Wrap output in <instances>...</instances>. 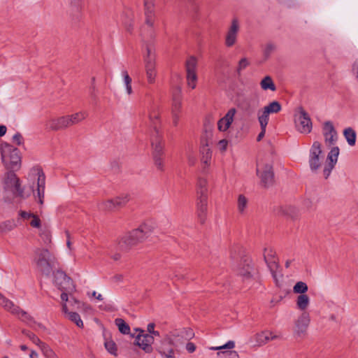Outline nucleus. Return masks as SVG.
Masks as SVG:
<instances>
[{"label":"nucleus","mask_w":358,"mask_h":358,"mask_svg":"<svg viewBox=\"0 0 358 358\" xmlns=\"http://www.w3.org/2000/svg\"><path fill=\"white\" fill-rule=\"evenodd\" d=\"M1 160L7 169L18 170L21 166L20 150L8 143L1 145Z\"/></svg>","instance_id":"obj_1"},{"label":"nucleus","mask_w":358,"mask_h":358,"mask_svg":"<svg viewBox=\"0 0 358 358\" xmlns=\"http://www.w3.org/2000/svg\"><path fill=\"white\" fill-rule=\"evenodd\" d=\"M55 257L46 248H38L34 252V262L37 268L44 274L48 275L55 264Z\"/></svg>","instance_id":"obj_2"},{"label":"nucleus","mask_w":358,"mask_h":358,"mask_svg":"<svg viewBox=\"0 0 358 358\" xmlns=\"http://www.w3.org/2000/svg\"><path fill=\"white\" fill-rule=\"evenodd\" d=\"M296 129L301 134H308L311 132L313 124L309 115L303 108H298L294 115Z\"/></svg>","instance_id":"obj_3"},{"label":"nucleus","mask_w":358,"mask_h":358,"mask_svg":"<svg viewBox=\"0 0 358 358\" xmlns=\"http://www.w3.org/2000/svg\"><path fill=\"white\" fill-rule=\"evenodd\" d=\"M324 155L322 150V144L319 141H314L309 154V166L312 171H318L323 163Z\"/></svg>","instance_id":"obj_4"},{"label":"nucleus","mask_w":358,"mask_h":358,"mask_svg":"<svg viewBox=\"0 0 358 358\" xmlns=\"http://www.w3.org/2000/svg\"><path fill=\"white\" fill-rule=\"evenodd\" d=\"M257 174L260 178L262 184L266 187L273 183V166L270 162L260 161L257 164Z\"/></svg>","instance_id":"obj_5"},{"label":"nucleus","mask_w":358,"mask_h":358,"mask_svg":"<svg viewBox=\"0 0 358 358\" xmlns=\"http://www.w3.org/2000/svg\"><path fill=\"white\" fill-rule=\"evenodd\" d=\"M55 285L59 289L66 293H71L75 287L71 279L63 271H57L54 276Z\"/></svg>","instance_id":"obj_6"},{"label":"nucleus","mask_w":358,"mask_h":358,"mask_svg":"<svg viewBox=\"0 0 358 358\" xmlns=\"http://www.w3.org/2000/svg\"><path fill=\"white\" fill-rule=\"evenodd\" d=\"M4 182L5 188L10 189L17 196L24 197V191L20 187V180L13 171L6 173Z\"/></svg>","instance_id":"obj_7"},{"label":"nucleus","mask_w":358,"mask_h":358,"mask_svg":"<svg viewBox=\"0 0 358 358\" xmlns=\"http://www.w3.org/2000/svg\"><path fill=\"white\" fill-rule=\"evenodd\" d=\"M32 176L36 177V197L40 204L43 203L45 185V176L43 171L39 168H34L31 170Z\"/></svg>","instance_id":"obj_8"},{"label":"nucleus","mask_w":358,"mask_h":358,"mask_svg":"<svg viewBox=\"0 0 358 358\" xmlns=\"http://www.w3.org/2000/svg\"><path fill=\"white\" fill-rule=\"evenodd\" d=\"M197 66L196 59L194 57H189L186 62L187 83L192 89L196 86L197 75L196 73Z\"/></svg>","instance_id":"obj_9"},{"label":"nucleus","mask_w":358,"mask_h":358,"mask_svg":"<svg viewBox=\"0 0 358 358\" xmlns=\"http://www.w3.org/2000/svg\"><path fill=\"white\" fill-rule=\"evenodd\" d=\"M131 336L135 338L134 344L141 348L147 353L152 351V344L154 343V338L148 334H138L136 336L131 334Z\"/></svg>","instance_id":"obj_10"},{"label":"nucleus","mask_w":358,"mask_h":358,"mask_svg":"<svg viewBox=\"0 0 358 358\" xmlns=\"http://www.w3.org/2000/svg\"><path fill=\"white\" fill-rule=\"evenodd\" d=\"M239 30V22L237 19L234 18L232 20L226 33L224 43L227 47L230 48L236 44Z\"/></svg>","instance_id":"obj_11"},{"label":"nucleus","mask_w":358,"mask_h":358,"mask_svg":"<svg viewBox=\"0 0 358 358\" xmlns=\"http://www.w3.org/2000/svg\"><path fill=\"white\" fill-rule=\"evenodd\" d=\"M234 341H229L223 345L211 347L210 349L212 350H220L217 355L220 358H239V355L237 352L231 350L234 348Z\"/></svg>","instance_id":"obj_12"},{"label":"nucleus","mask_w":358,"mask_h":358,"mask_svg":"<svg viewBox=\"0 0 358 358\" xmlns=\"http://www.w3.org/2000/svg\"><path fill=\"white\" fill-rule=\"evenodd\" d=\"M338 155L339 148L333 147L327 155V162L323 169V175L326 179L330 176L331 171L337 163Z\"/></svg>","instance_id":"obj_13"},{"label":"nucleus","mask_w":358,"mask_h":358,"mask_svg":"<svg viewBox=\"0 0 358 358\" xmlns=\"http://www.w3.org/2000/svg\"><path fill=\"white\" fill-rule=\"evenodd\" d=\"M322 134L324 138L325 143L327 145H334L337 141V132L330 121H327L322 126Z\"/></svg>","instance_id":"obj_14"},{"label":"nucleus","mask_w":358,"mask_h":358,"mask_svg":"<svg viewBox=\"0 0 358 358\" xmlns=\"http://www.w3.org/2000/svg\"><path fill=\"white\" fill-rule=\"evenodd\" d=\"M310 316L308 312L301 313L294 322V331L300 336L304 334L310 324Z\"/></svg>","instance_id":"obj_15"},{"label":"nucleus","mask_w":358,"mask_h":358,"mask_svg":"<svg viewBox=\"0 0 358 358\" xmlns=\"http://www.w3.org/2000/svg\"><path fill=\"white\" fill-rule=\"evenodd\" d=\"M257 269L254 265L250 263H244L238 271V275L242 278L243 281L248 282L255 278Z\"/></svg>","instance_id":"obj_16"},{"label":"nucleus","mask_w":358,"mask_h":358,"mask_svg":"<svg viewBox=\"0 0 358 358\" xmlns=\"http://www.w3.org/2000/svg\"><path fill=\"white\" fill-rule=\"evenodd\" d=\"M47 127L52 131L64 129L70 127L67 115L50 119L47 122Z\"/></svg>","instance_id":"obj_17"},{"label":"nucleus","mask_w":358,"mask_h":358,"mask_svg":"<svg viewBox=\"0 0 358 358\" xmlns=\"http://www.w3.org/2000/svg\"><path fill=\"white\" fill-rule=\"evenodd\" d=\"M278 338V336L275 334L273 332L265 330L261 332L257 333L254 335L252 339L253 342L259 346L266 344L270 341L275 340Z\"/></svg>","instance_id":"obj_18"},{"label":"nucleus","mask_w":358,"mask_h":358,"mask_svg":"<svg viewBox=\"0 0 358 358\" xmlns=\"http://www.w3.org/2000/svg\"><path fill=\"white\" fill-rule=\"evenodd\" d=\"M0 305L6 310L13 314L17 315L22 320H25L28 317L27 313L20 310L19 307L16 306L12 301L4 297L3 295L0 296Z\"/></svg>","instance_id":"obj_19"},{"label":"nucleus","mask_w":358,"mask_h":358,"mask_svg":"<svg viewBox=\"0 0 358 358\" xmlns=\"http://www.w3.org/2000/svg\"><path fill=\"white\" fill-rule=\"evenodd\" d=\"M236 110L234 108H230L226 115L217 122V128L220 131H226L234 121Z\"/></svg>","instance_id":"obj_20"},{"label":"nucleus","mask_w":358,"mask_h":358,"mask_svg":"<svg viewBox=\"0 0 358 358\" xmlns=\"http://www.w3.org/2000/svg\"><path fill=\"white\" fill-rule=\"evenodd\" d=\"M129 201V196L127 194L117 196L113 199L103 202L102 205L105 209L112 210L115 207L125 205Z\"/></svg>","instance_id":"obj_21"},{"label":"nucleus","mask_w":358,"mask_h":358,"mask_svg":"<svg viewBox=\"0 0 358 358\" xmlns=\"http://www.w3.org/2000/svg\"><path fill=\"white\" fill-rule=\"evenodd\" d=\"M196 210L200 222L203 223L208 211V196H198Z\"/></svg>","instance_id":"obj_22"},{"label":"nucleus","mask_w":358,"mask_h":358,"mask_svg":"<svg viewBox=\"0 0 358 358\" xmlns=\"http://www.w3.org/2000/svg\"><path fill=\"white\" fill-rule=\"evenodd\" d=\"M151 231L150 227L147 224H143L141 225L138 228L134 229L131 231H129L131 234L134 240L138 244V243L143 241L148 234Z\"/></svg>","instance_id":"obj_23"},{"label":"nucleus","mask_w":358,"mask_h":358,"mask_svg":"<svg viewBox=\"0 0 358 358\" xmlns=\"http://www.w3.org/2000/svg\"><path fill=\"white\" fill-rule=\"evenodd\" d=\"M136 245L130 232H128L120 237L117 242L118 248L122 251H128Z\"/></svg>","instance_id":"obj_24"},{"label":"nucleus","mask_w":358,"mask_h":358,"mask_svg":"<svg viewBox=\"0 0 358 358\" xmlns=\"http://www.w3.org/2000/svg\"><path fill=\"white\" fill-rule=\"evenodd\" d=\"M66 304L69 307V311L79 309L80 308V301H78L73 296H68V293L62 292L61 294V305L63 310V305Z\"/></svg>","instance_id":"obj_25"},{"label":"nucleus","mask_w":358,"mask_h":358,"mask_svg":"<svg viewBox=\"0 0 358 358\" xmlns=\"http://www.w3.org/2000/svg\"><path fill=\"white\" fill-rule=\"evenodd\" d=\"M295 305L297 310L301 313L308 312L310 305V298L308 294L297 295L295 299Z\"/></svg>","instance_id":"obj_26"},{"label":"nucleus","mask_w":358,"mask_h":358,"mask_svg":"<svg viewBox=\"0 0 358 358\" xmlns=\"http://www.w3.org/2000/svg\"><path fill=\"white\" fill-rule=\"evenodd\" d=\"M63 313L69 320L74 322L78 327H83V322L80 315L74 311H69V307L66 303L63 305Z\"/></svg>","instance_id":"obj_27"},{"label":"nucleus","mask_w":358,"mask_h":358,"mask_svg":"<svg viewBox=\"0 0 358 358\" xmlns=\"http://www.w3.org/2000/svg\"><path fill=\"white\" fill-rule=\"evenodd\" d=\"M180 87H176V91L173 94L171 113L180 114V113L181 112L182 100L180 95Z\"/></svg>","instance_id":"obj_28"},{"label":"nucleus","mask_w":358,"mask_h":358,"mask_svg":"<svg viewBox=\"0 0 358 358\" xmlns=\"http://www.w3.org/2000/svg\"><path fill=\"white\" fill-rule=\"evenodd\" d=\"M201 161L203 164V169H206L210 166L212 157V151L207 144L201 148Z\"/></svg>","instance_id":"obj_29"},{"label":"nucleus","mask_w":358,"mask_h":358,"mask_svg":"<svg viewBox=\"0 0 358 358\" xmlns=\"http://www.w3.org/2000/svg\"><path fill=\"white\" fill-rule=\"evenodd\" d=\"M262 90L275 92L276 90L275 85L270 76L264 77L259 83Z\"/></svg>","instance_id":"obj_30"},{"label":"nucleus","mask_w":358,"mask_h":358,"mask_svg":"<svg viewBox=\"0 0 358 358\" xmlns=\"http://www.w3.org/2000/svg\"><path fill=\"white\" fill-rule=\"evenodd\" d=\"M145 69L148 83L153 84L157 77L156 64H145Z\"/></svg>","instance_id":"obj_31"},{"label":"nucleus","mask_w":358,"mask_h":358,"mask_svg":"<svg viewBox=\"0 0 358 358\" xmlns=\"http://www.w3.org/2000/svg\"><path fill=\"white\" fill-rule=\"evenodd\" d=\"M243 108L248 112H253L259 106V100L256 99H246L243 101Z\"/></svg>","instance_id":"obj_32"},{"label":"nucleus","mask_w":358,"mask_h":358,"mask_svg":"<svg viewBox=\"0 0 358 358\" xmlns=\"http://www.w3.org/2000/svg\"><path fill=\"white\" fill-rule=\"evenodd\" d=\"M156 55L154 48L150 45L146 46L145 53L143 55V60L145 64H154L155 62Z\"/></svg>","instance_id":"obj_33"},{"label":"nucleus","mask_w":358,"mask_h":358,"mask_svg":"<svg viewBox=\"0 0 358 358\" xmlns=\"http://www.w3.org/2000/svg\"><path fill=\"white\" fill-rule=\"evenodd\" d=\"M152 146L153 155L163 154L164 143L161 136H157L152 139Z\"/></svg>","instance_id":"obj_34"},{"label":"nucleus","mask_w":358,"mask_h":358,"mask_svg":"<svg viewBox=\"0 0 358 358\" xmlns=\"http://www.w3.org/2000/svg\"><path fill=\"white\" fill-rule=\"evenodd\" d=\"M208 181L206 178H200L197 182L198 196H208Z\"/></svg>","instance_id":"obj_35"},{"label":"nucleus","mask_w":358,"mask_h":358,"mask_svg":"<svg viewBox=\"0 0 358 358\" xmlns=\"http://www.w3.org/2000/svg\"><path fill=\"white\" fill-rule=\"evenodd\" d=\"M87 115V113L85 111H80L74 114L67 115L70 126L78 124L85 120Z\"/></svg>","instance_id":"obj_36"},{"label":"nucleus","mask_w":358,"mask_h":358,"mask_svg":"<svg viewBox=\"0 0 358 358\" xmlns=\"http://www.w3.org/2000/svg\"><path fill=\"white\" fill-rule=\"evenodd\" d=\"M248 206V199L243 194H239L237 199V209L240 214L245 213Z\"/></svg>","instance_id":"obj_37"},{"label":"nucleus","mask_w":358,"mask_h":358,"mask_svg":"<svg viewBox=\"0 0 358 358\" xmlns=\"http://www.w3.org/2000/svg\"><path fill=\"white\" fill-rule=\"evenodd\" d=\"M269 115L270 114L266 113V110H264L263 108L258 110L257 118L260 127L267 126L269 120Z\"/></svg>","instance_id":"obj_38"},{"label":"nucleus","mask_w":358,"mask_h":358,"mask_svg":"<svg viewBox=\"0 0 358 358\" xmlns=\"http://www.w3.org/2000/svg\"><path fill=\"white\" fill-rule=\"evenodd\" d=\"M343 135L348 142V143L353 146L355 145L356 143V133L354 129L349 127L344 130Z\"/></svg>","instance_id":"obj_39"},{"label":"nucleus","mask_w":358,"mask_h":358,"mask_svg":"<svg viewBox=\"0 0 358 358\" xmlns=\"http://www.w3.org/2000/svg\"><path fill=\"white\" fill-rule=\"evenodd\" d=\"M263 108L266 110V113H268V114H272L279 113L282 109V106L278 101H273L267 104L266 106H264Z\"/></svg>","instance_id":"obj_40"},{"label":"nucleus","mask_w":358,"mask_h":358,"mask_svg":"<svg viewBox=\"0 0 358 358\" xmlns=\"http://www.w3.org/2000/svg\"><path fill=\"white\" fill-rule=\"evenodd\" d=\"M308 290L307 284L303 281L297 282L293 287V292L298 295L307 294Z\"/></svg>","instance_id":"obj_41"},{"label":"nucleus","mask_w":358,"mask_h":358,"mask_svg":"<svg viewBox=\"0 0 358 358\" xmlns=\"http://www.w3.org/2000/svg\"><path fill=\"white\" fill-rule=\"evenodd\" d=\"M115 324L117 326L119 331L125 335L130 334V327L125 322V321L121 318H117L115 320Z\"/></svg>","instance_id":"obj_42"},{"label":"nucleus","mask_w":358,"mask_h":358,"mask_svg":"<svg viewBox=\"0 0 358 358\" xmlns=\"http://www.w3.org/2000/svg\"><path fill=\"white\" fill-rule=\"evenodd\" d=\"M145 14H156L155 1L144 0Z\"/></svg>","instance_id":"obj_43"},{"label":"nucleus","mask_w":358,"mask_h":358,"mask_svg":"<svg viewBox=\"0 0 358 358\" xmlns=\"http://www.w3.org/2000/svg\"><path fill=\"white\" fill-rule=\"evenodd\" d=\"M122 75L124 79V83L126 87V90L128 94H131L132 93V87H131V78L129 76V73L127 71H123L122 72Z\"/></svg>","instance_id":"obj_44"},{"label":"nucleus","mask_w":358,"mask_h":358,"mask_svg":"<svg viewBox=\"0 0 358 358\" xmlns=\"http://www.w3.org/2000/svg\"><path fill=\"white\" fill-rule=\"evenodd\" d=\"M275 45L273 43H267L262 48V52L266 59L268 58L270 55L275 51Z\"/></svg>","instance_id":"obj_45"},{"label":"nucleus","mask_w":358,"mask_h":358,"mask_svg":"<svg viewBox=\"0 0 358 358\" xmlns=\"http://www.w3.org/2000/svg\"><path fill=\"white\" fill-rule=\"evenodd\" d=\"M15 227V224L13 221L7 220L3 222L0 223V231L1 232H8L13 230Z\"/></svg>","instance_id":"obj_46"},{"label":"nucleus","mask_w":358,"mask_h":358,"mask_svg":"<svg viewBox=\"0 0 358 358\" xmlns=\"http://www.w3.org/2000/svg\"><path fill=\"white\" fill-rule=\"evenodd\" d=\"M106 350L113 355H117V346L114 341L107 340L104 343Z\"/></svg>","instance_id":"obj_47"},{"label":"nucleus","mask_w":358,"mask_h":358,"mask_svg":"<svg viewBox=\"0 0 358 358\" xmlns=\"http://www.w3.org/2000/svg\"><path fill=\"white\" fill-rule=\"evenodd\" d=\"M40 349L47 358H57L53 350L45 343L40 347Z\"/></svg>","instance_id":"obj_48"},{"label":"nucleus","mask_w":358,"mask_h":358,"mask_svg":"<svg viewBox=\"0 0 358 358\" xmlns=\"http://www.w3.org/2000/svg\"><path fill=\"white\" fill-rule=\"evenodd\" d=\"M22 333L39 348L44 343L34 334L31 332L28 331H23Z\"/></svg>","instance_id":"obj_49"},{"label":"nucleus","mask_w":358,"mask_h":358,"mask_svg":"<svg viewBox=\"0 0 358 358\" xmlns=\"http://www.w3.org/2000/svg\"><path fill=\"white\" fill-rule=\"evenodd\" d=\"M156 21V14H145V23L150 28H154Z\"/></svg>","instance_id":"obj_50"},{"label":"nucleus","mask_w":358,"mask_h":358,"mask_svg":"<svg viewBox=\"0 0 358 358\" xmlns=\"http://www.w3.org/2000/svg\"><path fill=\"white\" fill-rule=\"evenodd\" d=\"M162 156L163 154L153 155L155 165L159 170H162L164 168V162Z\"/></svg>","instance_id":"obj_51"},{"label":"nucleus","mask_w":358,"mask_h":358,"mask_svg":"<svg viewBox=\"0 0 358 358\" xmlns=\"http://www.w3.org/2000/svg\"><path fill=\"white\" fill-rule=\"evenodd\" d=\"M264 261L266 262V264H267L268 268L270 269V271L273 273L274 270L277 268L278 266V264H277V262H276V260L275 259H269L268 258V256L267 255H264Z\"/></svg>","instance_id":"obj_52"},{"label":"nucleus","mask_w":358,"mask_h":358,"mask_svg":"<svg viewBox=\"0 0 358 358\" xmlns=\"http://www.w3.org/2000/svg\"><path fill=\"white\" fill-rule=\"evenodd\" d=\"M250 62L247 58L243 57L241 59L240 61L238 62L236 69L238 73L240 74L243 70H244L247 66H248Z\"/></svg>","instance_id":"obj_53"},{"label":"nucleus","mask_w":358,"mask_h":358,"mask_svg":"<svg viewBox=\"0 0 358 358\" xmlns=\"http://www.w3.org/2000/svg\"><path fill=\"white\" fill-rule=\"evenodd\" d=\"M284 213L291 216L294 217L296 216L299 213V210L294 206H287L285 208Z\"/></svg>","instance_id":"obj_54"},{"label":"nucleus","mask_w":358,"mask_h":358,"mask_svg":"<svg viewBox=\"0 0 358 358\" xmlns=\"http://www.w3.org/2000/svg\"><path fill=\"white\" fill-rule=\"evenodd\" d=\"M228 141L226 140V139H222V140H220L218 143H217V148H218V150L221 152H224L226 150H227V146H228Z\"/></svg>","instance_id":"obj_55"},{"label":"nucleus","mask_w":358,"mask_h":358,"mask_svg":"<svg viewBox=\"0 0 358 358\" xmlns=\"http://www.w3.org/2000/svg\"><path fill=\"white\" fill-rule=\"evenodd\" d=\"M30 224L33 227L39 228L41 226V220L40 219L35 215L31 217V221Z\"/></svg>","instance_id":"obj_56"},{"label":"nucleus","mask_w":358,"mask_h":358,"mask_svg":"<svg viewBox=\"0 0 358 358\" xmlns=\"http://www.w3.org/2000/svg\"><path fill=\"white\" fill-rule=\"evenodd\" d=\"M13 141L17 145H20L23 143V138L20 133H16L13 136Z\"/></svg>","instance_id":"obj_57"},{"label":"nucleus","mask_w":358,"mask_h":358,"mask_svg":"<svg viewBox=\"0 0 358 358\" xmlns=\"http://www.w3.org/2000/svg\"><path fill=\"white\" fill-rule=\"evenodd\" d=\"M352 71L358 82V58L353 63Z\"/></svg>","instance_id":"obj_58"},{"label":"nucleus","mask_w":358,"mask_h":358,"mask_svg":"<svg viewBox=\"0 0 358 358\" xmlns=\"http://www.w3.org/2000/svg\"><path fill=\"white\" fill-rule=\"evenodd\" d=\"M265 255H267L268 256V258H269L270 259H275V252L273 251V250L271 248H265L264 249V256Z\"/></svg>","instance_id":"obj_59"},{"label":"nucleus","mask_w":358,"mask_h":358,"mask_svg":"<svg viewBox=\"0 0 358 358\" xmlns=\"http://www.w3.org/2000/svg\"><path fill=\"white\" fill-rule=\"evenodd\" d=\"M159 115L157 111H152L149 115L150 120L155 123V120L159 119Z\"/></svg>","instance_id":"obj_60"},{"label":"nucleus","mask_w":358,"mask_h":358,"mask_svg":"<svg viewBox=\"0 0 358 358\" xmlns=\"http://www.w3.org/2000/svg\"><path fill=\"white\" fill-rule=\"evenodd\" d=\"M172 115V120L173 126L176 127L178 124L180 120V114L179 113H171Z\"/></svg>","instance_id":"obj_61"},{"label":"nucleus","mask_w":358,"mask_h":358,"mask_svg":"<svg viewBox=\"0 0 358 358\" xmlns=\"http://www.w3.org/2000/svg\"><path fill=\"white\" fill-rule=\"evenodd\" d=\"M186 349L189 352L192 353L195 351L196 346L193 343H188L186 345Z\"/></svg>","instance_id":"obj_62"},{"label":"nucleus","mask_w":358,"mask_h":358,"mask_svg":"<svg viewBox=\"0 0 358 358\" xmlns=\"http://www.w3.org/2000/svg\"><path fill=\"white\" fill-rule=\"evenodd\" d=\"M41 236L44 239V242L45 243H50L51 238H50V236L49 233L45 232V233L41 234Z\"/></svg>","instance_id":"obj_63"},{"label":"nucleus","mask_w":358,"mask_h":358,"mask_svg":"<svg viewBox=\"0 0 358 358\" xmlns=\"http://www.w3.org/2000/svg\"><path fill=\"white\" fill-rule=\"evenodd\" d=\"M266 128V127H261V131L258 134L257 138V141H260L262 139V138L265 136Z\"/></svg>","instance_id":"obj_64"}]
</instances>
